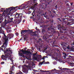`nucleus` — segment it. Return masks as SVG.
<instances>
[{
	"label": "nucleus",
	"instance_id": "obj_1",
	"mask_svg": "<svg viewBox=\"0 0 74 74\" xmlns=\"http://www.w3.org/2000/svg\"><path fill=\"white\" fill-rule=\"evenodd\" d=\"M51 23L53 25H55V23L53 22V20L51 22ZM51 24L50 25V27L47 29V31L48 32H50L52 34L51 35H48V34H46L43 36V39L45 41H46L48 43H52L53 42V40H51L48 41V38H52L53 36H55L56 33V31L55 29V27H53V25Z\"/></svg>",
	"mask_w": 74,
	"mask_h": 74
},
{
	"label": "nucleus",
	"instance_id": "obj_2",
	"mask_svg": "<svg viewBox=\"0 0 74 74\" xmlns=\"http://www.w3.org/2000/svg\"><path fill=\"white\" fill-rule=\"evenodd\" d=\"M13 9H10V11L9 12L6 10H4V12L1 14V16L0 17V24L1 23V22L3 20V16H5V15H6V16H9L8 15H12V14L14 13V12L13 11ZM2 16V17H1Z\"/></svg>",
	"mask_w": 74,
	"mask_h": 74
},
{
	"label": "nucleus",
	"instance_id": "obj_3",
	"mask_svg": "<svg viewBox=\"0 0 74 74\" xmlns=\"http://www.w3.org/2000/svg\"><path fill=\"white\" fill-rule=\"evenodd\" d=\"M57 28L58 30H60V33H67L68 32L67 31L68 30L67 29L66 27H63V25H62V24H60L58 25Z\"/></svg>",
	"mask_w": 74,
	"mask_h": 74
},
{
	"label": "nucleus",
	"instance_id": "obj_4",
	"mask_svg": "<svg viewBox=\"0 0 74 74\" xmlns=\"http://www.w3.org/2000/svg\"><path fill=\"white\" fill-rule=\"evenodd\" d=\"M21 51H18V54L20 56H21V57H23V58H25V55L23 54H31L32 53L31 52L27 51L26 49L23 50V49H22L21 50Z\"/></svg>",
	"mask_w": 74,
	"mask_h": 74
},
{
	"label": "nucleus",
	"instance_id": "obj_5",
	"mask_svg": "<svg viewBox=\"0 0 74 74\" xmlns=\"http://www.w3.org/2000/svg\"><path fill=\"white\" fill-rule=\"evenodd\" d=\"M4 36L2 38L3 40V41H4L5 42L4 43V45H5V47H6L7 45L8 44V38L5 35V34H4Z\"/></svg>",
	"mask_w": 74,
	"mask_h": 74
},
{
	"label": "nucleus",
	"instance_id": "obj_6",
	"mask_svg": "<svg viewBox=\"0 0 74 74\" xmlns=\"http://www.w3.org/2000/svg\"><path fill=\"white\" fill-rule=\"evenodd\" d=\"M61 45L62 47H63V49L64 51H66V49H69V45L67 44V43H66L65 42H62Z\"/></svg>",
	"mask_w": 74,
	"mask_h": 74
},
{
	"label": "nucleus",
	"instance_id": "obj_7",
	"mask_svg": "<svg viewBox=\"0 0 74 74\" xmlns=\"http://www.w3.org/2000/svg\"><path fill=\"white\" fill-rule=\"evenodd\" d=\"M52 1H50L49 2H47L46 3H42V4L43 5L41 6L42 8V9H44V10H45V9L46 8H47V7L48 6V5H49V4H50V3Z\"/></svg>",
	"mask_w": 74,
	"mask_h": 74
},
{
	"label": "nucleus",
	"instance_id": "obj_8",
	"mask_svg": "<svg viewBox=\"0 0 74 74\" xmlns=\"http://www.w3.org/2000/svg\"><path fill=\"white\" fill-rule=\"evenodd\" d=\"M71 21H72L70 22H69L68 21H67L65 22V24L66 25H70V26H71V25H73V26H74V23L73 22V21L74 22V19L72 18L71 19Z\"/></svg>",
	"mask_w": 74,
	"mask_h": 74
},
{
	"label": "nucleus",
	"instance_id": "obj_9",
	"mask_svg": "<svg viewBox=\"0 0 74 74\" xmlns=\"http://www.w3.org/2000/svg\"><path fill=\"white\" fill-rule=\"evenodd\" d=\"M10 57V56L8 55V54H5V55H2L1 56V59H3V60H7V58H8L9 57Z\"/></svg>",
	"mask_w": 74,
	"mask_h": 74
},
{
	"label": "nucleus",
	"instance_id": "obj_10",
	"mask_svg": "<svg viewBox=\"0 0 74 74\" xmlns=\"http://www.w3.org/2000/svg\"><path fill=\"white\" fill-rule=\"evenodd\" d=\"M5 51L6 52H8L7 53H6V54H8L9 56H11V54L12 53V52L11 51V49L9 48H7L6 49V50H5Z\"/></svg>",
	"mask_w": 74,
	"mask_h": 74
},
{
	"label": "nucleus",
	"instance_id": "obj_11",
	"mask_svg": "<svg viewBox=\"0 0 74 74\" xmlns=\"http://www.w3.org/2000/svg\"><path fill=\"white\" fill-rule=\"evenodd\" d=\"M22 16H23V14L22 13L19 14L17 13H16L15 15V17L17 18H20V19H22Z\"/></svg>",
	"mask_w": 74,
	"mask_h": 74
},
{
	"label": "nucleus",
	"instance_id": "obj_12",
	"mask_svg": "<svg viewBox=\"0 0 74 74\" xmlns=\"http://www.w3.org/2000/svg\"><path fill=\"white\" fill-rule=\"evenodd\" d=\"M6 19H7L8 22V23L10 22H12V20H13V18H10V16H6Z\"/></svg>",
	"mask_w": 74,
	"mask_h": 74
},
{
	"label": "nucleus",
	"instance_id": "obj_13",
	"mask_svg": "<svg viewBox=\"0 0 74 74\" xmlns=\"http://www.w3.org/2000/svg\"><path fill=\"white\" fill-rule=\"evenodd\" d=\"M7 37L8 38V39H11V38H12L14 37V34H9L7 35Z\"/></svg>",
	"mask_w": 74,
	"mask_h": 74
},
{
	"label": "nucleus",
	"instance_id": "obj_14",
	"mask_svg": "<svg viewBox=\"0 0 74 74\" xmlns=\"http://www.w3.org/2000/svg\"><path fill=\"white\" fill-rule=\"evenodd\" d=\"M47 12H46L44 14L43 13L42 15V16H43L44 17H45L46 19H49V18L48 17V16L47 15Z\"/></svg>",
	"mask_w": 74,
	"mask_h": 74
},
{
	"label": "nucleus",
	"instance_id": "obj_15",
	"mask_svg": "<svg viewBox=\"0 0 74 74\" xmlns=\"http://www.w3.org/2000/svg\"><path fill=\"white\" fill-rule=\"evenodd\" d=\"M7 45H6V46H5V45H4V43H3V45L2 46H1V47L0 48V50L1 51H3V48H4V50H5V48L7 47Z\"/></svg>",
	"mask_w": 74,
	"mask_h": 74
},
{
	"label": "nucleus",
	"instance_id": "obj_16",
	"mask_svg": "<svg viewBox=\"0 0 74 74\" xmlns=\"http://www.w3.org/2000/svg\"><path fill=\"white\" fill-rule=\"evenodd\" d=\"M7 18H6H6L5 20V21H4L3 22V23L4 24V25H6V24H7L8 23V21H7V19H6Z\"/></svg>",
	"mask_w": 74,
	"mask_h": 74
},
{
	"label": "nucleus",
	"instance_id": "obj_17",
	"mask_svg": "<svg viewBox=\"0 0 74 74\" xmlns=\"http://www.w3.org/2000/svg\"><path fill=\"white\" fill-rule=\"evenodd\" d=\"M12 9H13V10H15V11H17V10H18V9H17L18 8V6H17L16 7H12Z\"/></svg>",
	"mask_w": 74,
	"mask_h": 74
},
{
	"label": "nucleus",
	"instance_id": "obj_18",
	"mask_svg": "<svg viewBox=\"0 0 74 74\" xmlns=\"http://www.w3.org/2000/svg\"><path fill=\"white\" fill-rule=\"evenodd\" d=\"M12 7L11 8H9L8 9L6 8V12L8 11V12H9V11H10V10H12Z\"/></svg>",
	"mask_w": 74,
	"mask_h": 74
},
{
	"label": "nucleus",
	"instance_id": "obj_19",
	"mask_svg": "<svg viewBox=\"0 0 74 74\" xmlns=\"http://www.w3.org/2000/svg\"><path fill=\"white\" fill-rule=\"evenodd\" d=\"M4 9H5V8H1L0 9V12H4Z\"/></svg>",
	"mask_w": 74,
	"mask_h": 74
},
{
	"label": "nucleus",
	"instance_id": "obj_20",
	"mask_svg": "<svg viewBox=\"0 0 74 74\" xmlns=\"http://www.w3.org/2000/svg\"><path fill=\"white\" fill-rule=\"evenodd\" d=\"M14 69L15 67H14V65H13L12 67H10V70L11 71H14Z\"/></svg>",
	"mask_w": 74,
	"mask_h": 74
},
{
	"label": "nucleus",
	"instance_id": "obj_21",
	"mask_svg": "<svg viewBox=\"0 0 74 74\" xmlns=\"http://www.w3.org/2000/svg\"><path fill=\"white\" fill-rule=\"evenodd\" d=\"M59 70H56V69H52L51 71V72H52V73H53L54 72V71H56V72H58L57 71H58Z\"/></svg>",
	"mask_w": 74,
	"mask_h": 74
},
{
	"label": "nucleus",
	"instance_id": "obj_22",
	"mask_svg": "<svg viewBox=\"0 0 74 74\" xmlns=\"http://www.w3.org/2000/svg\"><path fill=\"white\" fill-rule=\"evenodd\" d=\"M37 53H34L33 54L34 58H36V57L35 56H37Z\"/></svg>",
	"mask_w": 74,
	"mask_h": 74
},
{
	"label": "nucleus",
	"instance_id": "obj_23",
	"mask_svg": "<svg viewBox=\"0 0 74 74\" xmlns=\"http://www.w3.org/2000/svg\"><path fill=\"white\" fill-rule=\"evenodd\" d=\"M63 56H64V59H66V56H67V55H66V53H64Z\"/></svg>",
	"mask_w": 74,
	"mask_h": 74
},
{
	"label": "nucleus",
	"instance_id": "obj_24",
	"mask_svg": "<svg viewBox=\"0 0 74 74\" xmlns=\"http://www.w3.org/2000/svg\"><path fill=\"white\" fill-rule=\"evenodd\" d=\"M69 65H71L72 66H74V63L73 62H70L69 63Z\"/></svg>",
	"mask_w": 74,
	"mask_h": 74
},
{
	"label": "nucleus",
	"instance_id": "obj_25",
	"mask_svg": "<svg viewBox=\"0 0 74 74\" xmlns=\"http://www.w3.org/2000/svg\"><path fill=\"white\" fill-rule=\"evenodd\" d=\"M25 8V6H24L22 8H18V9H19V10H23V9H24Z\"/></svg>",
	"mask_w": 74,
	"mask_h": 74
},
{
	"label": "nucleus",
	"instance_id": "obj_26",
	"mask_svg": "<svg viewBox=\"0 0 74 74\" xmlns=\"http://www.w3.org/2000/svg\"><path fill=\"white\" fill-rule=\"evenodd\" d=\"M45 62V61H44V60H43L42 62L39 63V65H42V64L43 63H44Z\"/></svg>",
	"mask_w": 74,
	"mask_h": 74
},
{
	"label": "nucleus",
	"instance_id": "obj_27",
	"mask_svg": "<svg viewBox=\"0 0 74 74\" xmlns=\"http://www.w3.org/2000/svg\"><path fill=\"white\" fill-rule=\"evenodd\" d=\"M35 1H36V0H30V1H31V3H33V4H34L35 3Z\"/></svg>",
	"mask_w": 74,
	"mask_h": 74
},
{
	"label": "nucleus",
	"instance_id": "obj_28",
	"mask_svg": "<svg viewBox=\"0 0 74 74\" xmlns=\"http://www.w3.org/2000/svg\"><path fill=\"white\" fill-rule=\"evenodd\" d=\"M45 29H42V33H45Z\"/></svg>",
	"mask_w": 74,
	"mask_h": 74
},
{
	"label": "nucleus",
	"instance_id": "obj_29",
	"mask_svg": "<svg viewBox=\"0 0 74 74\" xmlns=\"http://www.w3.org/2000/svg\"><path fill=\"white\" fill-rule=\"evenodd\" d=\"M23 70L25 71H27V69L25 68H23Z\"/></svg>",
	"mask_w": 74,
	"mask_h": 74
},
{
	"label": "nucleus",
	"instance_id": "obj_30",
	"mask_svg": "<svg viewBox=\"0 0 74 74\" xmlns=\"http://www.w3.org/2000/svg\"><path fill=\"white\" fill-rule=\"evenodd\" d=\"M35 10H34L33 12L32 13V15H35Z\"/></svg>",
	"mask_w": 74,
	"mask_h": 74
},
{
	"label": "nucleus",
	"instance_id": "obj_31",
	"mask_svg": "<svg viewBox=\"0 0 74 74\" xmlns=\"http://www.w3.org/2000/svg\"><path fill=\"white\" fill-rule=\"evenodd\" d=\"M25 30H22L21 32V34H23V33H25Z\"/></svg>",
	"mask_w": 74,
	"mask_h": 74
},
{
	"label": "nucleus",
	"instance_id": "obj_32",
	"mask_svg": "<svg viewBox=\"0 0 74 74\" xmlns=\"http://www.w3.org/2000/svg\"><path fill=\"white\" fill-rule=\"evenodd\" d=\"M34 4V7H36V6H37V5H38V3H35V4Z\"/></svg>",
	"mask_w": 74,
	"mask_h": 74
},
{
	"label": "nucleus",
	"instance_id": "obj_33",
	"mask_svg": "<svg viewBox=\"0 0 74 74\" xmlns=\"http://www.w3.org/2000/svg\"><path fill=\"white\" fill-rule=\"evenodd\" d=\"M71 46H72V47H74V42L71 44Z\"/></svg>",
	"mask_w": 74,
	"mask_h": 74
},
{
	"label": "nucleus",
	"instance_id": "obj_34",
	"mask_svg": "<svg viewBox=\"0 0 74 74\" xmlns=\"http://www.w3.org/2000/svg\"><path fill=\"white\" fill-rule=\"evenodd\" d=\"M12 71H11V70L10 71V73H9L10 74H12V73H13V72Z\"/></svg>",
	"mask_w": 74,
	"mask_h": 74
},
{
	"label": "nucleus",
	"instance_id": "obj_35",
	"mask_svg": "<svg viewBox=\"0 0 74 74\" xmlns=\"http://www.w3.org/2000/svg\"><path fill=\"white\" fill-rule=\"evenodd\" d=\"M3 27V28H4V25H2L1 26V27H0V30H1L2 28Z\"/></svg>",
	"mask_w": 74,
	"mask_h": 74
},
{
	"label": "nucleus",
	"instance_id": "obj_36",
	"mask_svg": "<svg viewBox=\"0 0 74 74\" xmlns=\"http://www.w3.org/2000/svg\"><path fill=\"white\" fill-rule=\"evenodd\" d=\"M47 49V48H46V49H44V50H43V51H42V52H45V50H46Z\"/></svg>",
	"mask_w": 74,
	"mask_h": 74
},
{
	"label": "nucleus",
	"instance_id": "obj_37",
	"mask_svg": "<svg viewBox=\"0 0 74 74\" xmlns=\"http://www.w3.org/2000/svg\"><path fill=\"white\" fill-rule=\"evenodd\" d=\"M4 64V62H1V64Z\"/></svg>",
	"mask_w": 74,
	"mask_h": 74
},
{
	"label": "nucleus",
	"instance_id": "obj_38",
	"mask_svg": "<svg viewBox=\"0 0 74 74\" xmlns=\"http://www.w3.org/2000/svg\"><path fill=\"white\" fill-rule=\"evenodd\" d=\"M49 71H44V73H45V72H49Z\"/></svg>",
	"mask_w": 74,
	"mask_h": 74
},
{
	"label": "nucleus",
	"instance_id": "obj_39",
	"mask_svg": "<svg viewBox=\"0 0 74 74\" xmlns=\"http://www.w3.org/2000/svg\"><path fill=\"white\" fill-rule=\"evenodd\" d=\"M24 30V32L25 33H26V32H28V30H27L26 29Z\"/></svg>",
	"mask_w": 74,
	"mask_h": 74
},
{
	"label": "nucleus",
	"instance_id": "obj_40",
	"mask_svg": "<svg viewBox=\"0 0 74 74\" xmlns=\"http://www.w3.org/2000/svg\"><path fill=\"white\" fill-rule=\"evenodd\" d=\"M49 21H46V23H49Z\"/></svg>",
	"mask_w": 74,
	"mask_h": 74
},
{
	"label": "nucleus",
	"instance_id": "obj_41",
	"mask_svg": "<svg viewBox=\"0 0 74 74\" xmlns=\"http://www.w3.org/2000/svg\"><path fill=\"white\" fill-rule=\"evenodd\" d=\"M48 13L49 14H51V11H50V10H48Z\"/></svg>",
	"mask_w": 74,
	"mask_h": 74
},
{
	"label": "nucleus",
	"instance_id": "obj_42",
	"mask_svg": "<svg viewBox=\"0 0 74 74\" xmlns=\"http://www.w3.org/2000/svg\"><path fill=\"white\" fill-rule=\"evenodd\" d=\"M18 34H18V32H16V35L17 36H18Z\"/></svg>",
	"mask_w": 74,
	"mask_h": 74
},
{
	"label": "nucleus",
	"instance_id": "obj_43",
	"mask_svg": "<svg viewBox=\"0 0 74 74\" xmlns=\"http://www.w3.org/2000/svg\"><path fill=\"white\" fill-rule=\"evenodd\" d=\"M45 56H44L43 57V58H42V59L43 60H44V59H45Z\"/></svg>",
	"mask_w": 74,
	"mask_h": 74
},
{
	"label": "nucleus",
	"instance_id": "obj_44",
	"mask_svg": "<svg viewBox=\"0 0 74 74\" xmlns=\"http://www.w3.org/2000/svg\"><path fill=\"white\" fill-rule=\"evenodd\" d=\"M53 63L54 64H56V62H53Z\"/></svg>",
	"mask_w": 74,
	"mask_h": 74
},
{
	"label": "nucleus",
	"instance_id": "obj_45",
	"mask_svg": "<svg viewBox=\"0 0 74 74\" xmlns=\"http://www.w3.org/2000/svg\"><path fill=\"white\" fill-rule=\"evenodd\" d=\"M40 71H41V72H44V70H40Z\"/></svg>",
	"mask_w": 74,
	"mask_h": 74
},
{
	"label": "nucleus",
	"instance_id": "obj_46",
	"mask_svg": "<svg viewBox=\"0 0 74 74\" xmlns=\"http://www.w3.org/2000/svg\"><path fill=\"white\" fill-rule=\"evenodd\" d=\"M33 32L32 31V30H30V32L31 33H32Z\"/></svg>",
	"mask_w": 74,
	"mask_h": 74
},
{
	"label": "nucleus",
	"instance_id": "obj_47",
	"mask_svg": "<svg viewBox=\"0 0 74 74\" xmlns=\"http://www.w3.org/2000/svg\"><path fill=\"white\" fill-rule=\"evenodd\" d=\"M21 40H22V38H21L19 40H18V41L19 42H20V41H21Z\"/></svg>",
	"mask_w": 74,
	"mask_h": 74
},
{
	"label": "nucleus",
	"instance_id": "obj_48",
	"mask_svg": "<svg viewBox=\"0 0 74 74\" xmlns=\"http://www.w3.org/2000/svg\"><path fill=\"white\" fill-rule=\"evenodd\" d=\"M58 20H59L60 21H62L61 20H60V18H58Z\"/></svg>",
	"mask_w": 74,
	"mask_h": 74
},
{
	"label": "nucleus",
	"instance_id": "obj_49",
	"mask_svg": "<svg viewBox=\"0 0 74 74\" xmlns=\"http://www.w3.org/2000/svg\"><path fill=\"white\" fill-rule=\"evenodd\" d=\"M57 7H58V5H56V6H55V8H56V10L57 8Z\"/></svg>",
	"mask_w": 74,
	"mask_h": 74
},
{
	"label": "nucleus",
	"instance_id": "obj_50",
	"mask_svg": "<svg viewBox=\"0 0 74 74\" xmlns=\"http://www.w3.org/2000/svg\"><path fill=\"white\" fill-rule=\"evenodd\" d=\"M32 34H36V32H32Z\"/></svg>",
	"mask_w": 74,
	"mask_h": 74
},
{
	"label": "nucleus",
	"instance_id": "obj_51",
	"mask_svg": "<svg viewBox=\"0 0 74 74\" xmlns=\"http://www.w3.org/2000/svg\"><path fill=\"white\" fill-rule=\"evenodd\" d=\"M53 13H54L55 14L56 13V12H55V10H53Z\"/></svg>",
	"mask_w": 74,
	"mask_h": 74
},
{
	"label": "nucleus",
	"instance_id": "obj_52",
	"mask_svg": "<svg viewBox=\"0 0 74 74\" xmlns=\"http://www.w3.org/2000/svg\"><path fill=\"white\" fill-rule=\"evenodd\" d=\"M38 40L39 41H41V40H42V39L40 38Z\"/></svg>",
	"mask_w": 74,
	"mask_h": 74
},
{
	"label": "nucleus",
	"instance_id": "obj_53",
	"mask_svg": "<svg viewBox=\"0 0 74 74\" xmlns=\"http://www.w3.org/2000/svg\"><path fill=\"white\" fill-rule=\"evenodd\" d=\"M1 40H0V45H1L2 43H1Z\"/></svg>",
	"mask_w": 74,
	"mask_h": 74
},
{
	"label": "nucleus",
	"instance_id": "obj_54",
	"mask_svg": "<svg viewBox=\"0 0 74 74\" xmlns=\"http://www.w3.org/2000/svg\"><path fill=\"white\" fill-rule=\"evenodd\" d=\"M73 3H71V5H73Z\"/></svg>",
	"mask_w": 74,
	"mask_h": 74
},
{
	"label": "nucleus",
	"instance_id": "obj_55",
	"mask_svg": "<svg viewBox=\"0 0 74 74\" xmlns=\"http://www.w3.org/2000/svg\"><path fill=\"white\" fill-rule=\"evenodd\" d=\"M65 38H66V39H68V38L67 37H65Z\"/></svg>",
	"mask_w": 74,
	"mask_h": 74
},
{
	"label": "nucleus",
	"instance_id": "obj_56",
	"mask_svg": "<svg viewBox=\"0 0 74 74\" xmlns=\"http://www.w3.org/2000/svg\"><path fill=\"white\" fill-rule=\"evenodd\" d=\"M34 36H37V34H36L35 33L34 34Z\"/></svg>",
	"mask_w": 74,
	"mask_h": 74
},
{
	"label": "nucleus",
	"instance_id": "obj_57",
	"mask_svg": "<svg viewBox=\"0 0 74 74\" xmlns=\"http://www.w3.org/2000/svg\"><path fill=\"white\" fill-rule=\"evenodd\" d=\"M37 31H38V32H39V31H40V29H37Z\"/></svg>",
	"mask_w": 74,
	"mask_h": 74
},
{
	"label": "nucleus",
	"instance_id": "obj_58",
	"mask_svg": "<svg viewBox=\"0 0 74 74\" xmlns=\"http://www.w3.org/2000/svg\"><path fill=\"white\" fill-rule=\"evenodd\" d=\"M25 19H24L23 21V22L24 23L25 22Z\"/></svg>",
	"mask_w": 74,
	"mask_h": 74
},
{
	"label": "nucleus",
	"instance_id": "obj_59",
	"mask_svg": "<svg viewBox=\"0 0 74 74\" xmlns=\"http://www.w3.org/2000/svg\"><path fill=\"white\" fill-rule=\"evenodd\" d=\"M57 33L58 34V36H59L60 35H59V32H57Z\"/></svg>",
	"mask_w": 74,
	"mask_h": 74
},
{
	"label": "nucleus",
	"instance_id": "obj_60",
	"mask_svg": "<svg viewBox=\"0 0 74 74\" xmlns=\"http://www.w3.org/2000/svg\"><path fill=\"white\" fill-rule=\"evenodd\" d=\"M55 47H58V45H55Z\"/></svg>",
	"mask_w": 74,
	"mask_h": 74
},
{
	"label": "nucleus",
	"instance_id": "obj_61",
	"mask_svg": "<svg viewBox=\"0 0 74 74\" xmlns=\"http://www.w3.org/2000/svg\"><path fill=\"white\" fill-rule=\"evenodd\" d=\"M66 5H67V6H69V3L66 4Z\"/></svg>",
	"mask_w": 74,
	"mask_h": 74
},
{
	"label": "nucleus",
	"instance_id": "obj_62",
	"mask_svg": "<svg viewBox=\"0 0 74 74\" xmlns=\"http://www.w3.org/2000/svg\"><path fill=\"white\" fill-rule=\"evenodd\" d=\"M55 42H56L55 41L53 42V44H54V45H55Z\"/></svg>",
	"mask_w": 74,
	"mask_h": 74
},
{
	"label": "nucleus",
	"instance_id": "obj_63",
	"mask_svg": "<svg viewBox=\"0 0 74 74\" xmlns=\"http://www.w3.org/2000/svg\"><path fill=\"white\" fill-rule=\"evenodd\" d=\"M32 49V50H33L34 49H33V47H32V48H31Z\"/></svg>",
	"mask_w": 74,
	"mask_h": 74
},
{
	"label": "nucleus",
	"instance_id": "obj_64",
	"mask_svg": "<svg viewBox=\"0 0 74 74\" xmlns=\"http://www.w3.org/2000/svg\"><path fill=\"white\" fill-rule=\"evenodd\" d=\"M10 60L12 61V62H13V60H12V59H11Z\"/></svg>",
	"mask_w": 74,
	"mask_h": 74
}]
</instances>
